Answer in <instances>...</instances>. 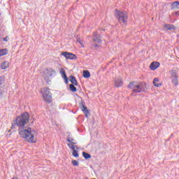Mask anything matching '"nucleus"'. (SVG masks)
Here are the masks:
<instances>
[{"mask_svg":"<svg viewBox=\"0 0 179 179\" xmlns=\"http://www.w3.org/2000/svg\"><path fill=\"white\" fill-rule=\"evenodd\" d=\"M12 179H19L17 177L13 178Z\"/></svg>","mask_w":179,"mask_h":179,"instance_id":"32","label":"nucleus"},{"mask_svg":"<svg viewBox=\"0 0 179 179\" xmlns=\"http://www.w3.org/2000/svg\"><path fill=\"white\" fill-rule=\"evenodd\" d=\"M72 155L73 157H79V152L76 150H73Z\"/></svg>","mask_w":179,"mask_h":179,"instance_id":"23","label":"nucleus"},{"mask_svg":"<svg viewBox=\"0 0 179 179\" xmlns=\"http://www.w3.org/2000/svg\"><path fill=\"white\" fill-rule=\"evenodd\" d=\"M3 80H2V77H0V85L2 84Z\"/></svg>","mask_w":179,"mask_h":179,"instance_id":"30","label":"nucleus"},{"mask_svg":"<svg viewBox=\"0 0 179 179\" xmlns=\"http://www.w3.org/2000/svg\"><path fill=\"white\" fill-rule=\"evenodd\" d=\"M41 94L43 98V100L45 101V103H48L50 104L52 101V94L50 92V88L45 87L42 90Z\"/></svg>","mask_w":179,"mask_h":179,"instance_id":"4","label":"nucleus"},{"mask_svg":"<svg viewBox=\"0 0 179 179\" xmlns=\"http://www.w3.org/2000/svg\"><path fill=\"white\" fill-rule=\"evenodd\" d=\"M83 156L86 160H87L88 159H92V155L86 152H83Z\"/></svg>","mask_w":179,"mask_h":179,"instance_id":"20","label":"nucleus"},{"mask_svg":"<svg viewBox=\"0 0 179 179\" xmlns=\"http://www.w3.org/2000/svg\"><path fill=\"white\" fill-rule=\"evenodd\" d=\"M2 95H3L2 90L0 89V97H2Z\"/></svg>","mask_w":179,"mask_h":179,"instance_id":"28","label":"nucleus"},{"mask_svg":"<svg viewBox=\"0 0 179 179\" xmlns=\"http://www.w3.org/2000/svg\"><path fill=\"white\" fill-rule=\"evenodd\" d=\"M92 45H94V47L95 48H97V47H99V45H97V44H92Z\"/></svg>","mask_w":179,"mask_h":179,"instance_id":"29","label":"nucleus"},{"mask_svg":"<svg viewBox=\"0 0 179 179\" xmlns=\"http://www.w3.org/2000/svg\"><path fill=\"white\" fill-rule=\"evenodd\" d=\"M115 87H121L122 86V79L117 78L115 80Z\"/></svg>","mask_w":179,"mask_h":179,"instance_id":"11","label":"nucleus"},{"mask_svg":"<svg viewBox=\"0 0 179 179\" xmlns=\"http://www.w3.org/2000/svg\"><path fill=\"white\" fill-rule=\"evenodd\" d=\"M94 36L95 37L92 38L93 43H97L98 44H100L102 42L99 36H97V33H94Z\"/></svg>","mask_w":179,"mask_h":179,"instance_id":"10","label":"nucleus"},{"mask_svg":"<svg viewBox=\"0 0 179 179\" xmlns=\"http://www.w3.org/2000/svg\"><path fill=\"white\" fill-rule=\"evenodd\" d=\"M171 9H179V1H174L171 5Z\"/></svg>","mask_w":179,"mask_h":179,"instance_id":"14","label":"nucleus"},{"mask_svg":"<svg viewBox=\"0 0 179 179\" xmlns=\"http://www.w3.org/2000/svg\"><path fill=\"white\" fill-rule=\"evenodd\" d=\"M3 41H8L7 38H6V37L3 38Z\"/></svg>","mask_w":179,"mask_h":179,"instance_id":"31","label":"nucleus"},{"mask_svg":"<svg viewBox=\"0 0 179 179\" xmlns=\"http://www.w3.org/2000/svg\"><path fill=\"white\" fill-rule=\"evenodd\" d=\"M60 75H62V78L64 79V82L66 85H68L69 83L68 76H66V73H65V71L61 70L60 71Z\"/></svg>","mask_w":179,"mask_h":179,"instance_id":"9","label":"nucleus"},{"mask_svg":"<svg viewBox=\"0 0 179 179\" xmlns=\"http://www.w3.org/2000/svg\"><path fill=\"white\" fill-rule=\"evenodd\" d=\"M57 75V71H55V69L49 67L44 70L43 71V78L45 80H50V79H52Z\"/></svg>","mask_w":179,"mask_h":179,"instance_id":"3","label":"nucleus"},{"mask_svg":"<svg viewBox=\"0 0 179 179\" xmlns=\"http://www.w3.org/2000/svg\"><path fill=\"white\" fill-rule=\"evenodd\" d=\"M62 55L66 58V59H76V55L73 53L68 52H62Z\"/></svg>","mask_w":179,"mask_h":179,"instance_id":"6","label":"nucleus"},{"mask_svg":"<svg viewBox=\"0 0 179 179\" xmlns=\"http://www.w3.org/2000/svg\"><path fill=\"white\" fill-rule=\"evenodd\" d=\"M158 82H159V79L157 78H155L153 80V85L156 87H160V86H162V83H159Z\"/></svg>","mask_w":179,"mask_h":179,"instance_id":"17","label":"nucleus"},{"mask_svg":"<svg viewBox=\"0 0 179 179\" xmlns=\"http://www.w3.org/2000/svg\"><path fill=\"white\" fill-rule=\"evenodd\" d=\"M83 78H85V79H89V78H90V72L87 70H84L83 72Z\"/></svg>","mask_w":179,"mask_h":179,"instance_id":"15","label":"nucleus"},{"mask_svg":"<svg viewBox=\"0 0 179 179\" xmlns=\"http://www.w3.org/2000/svg\"><path fill=\"white\" fill-rule=\"evenodd\" d=\"M66 141L67 142H69V143H75V142H73V138H71L70 137H68Z\"/></svg>","mask_w":179,"mask_h":179,"instance_id":"26","label":"nucleus"},{"mask_svg":"<svg viewBox=\"0 0 179 179\" xmlns=\"http://www.w3.org/2000/svg\"><path fill=\"white\" fill-rule=\"evenodd\" d=\"M171 79H172V83L175 86H177V85H178V78H177V76H174L173 77H171Z\"/></svg>","mask_w":179,"mask_h":179,"instance_id":"16","label":"nucleus"},{"mask_svg":"<svg viewBox=\"0 0 179 179\" xmlns=\"http://www.w3.org/2000/svg\"><path fill=\"white\" fill-rule=\"evenodd\" d=\"M115 16L120 23H123V24H125L127 20H128V13L127 12H121L116 10Z\"/></svg>","mask_w":179,"mask_h":179,"instance_id":"5","label":"nucleus"},{"mask_svg":"<svg viewBox=\"0 0 179 179\" xmlns=\"http://www.w3.org/2000/svg\"><path fill=\"white\" fill-rule=\"evenodd\" d=\"M128 87L132 90L133 93L131 95L135 96L134 93H142L145 92L146 85L142 83L131 82L129 83Z\"/></svg>","mask_w":179,"mask_h":179,"instance_id":"2","label":"nucleus"},{"mask_svg":"<svg viewBox=\"0 0 179 179\" xmlns=\"http://www.w3.org/2000/svg\"><path fill=\"white\" fill-rule=\"evenodd\" d=\"M8 55V49H0V57H3V55Z\"/></svg>","mask_w":179,"mask_h":179,"instance_id":"18","label":"nucleus"},{"mask_svg":"<svg viewBox=\"0 0 179 179\" xmlns=\"http://www.w3.org/2000/svg\"><path fill=\"white\" fill-rule=\"evenodd\" d=\"M29 120L30 115H29V113H22L12 122L11 129H16V127H17L20 138H22L25 142L29 143H36L37 142V140L34 138L36 131L31 130V127L26 128V125L29 124Z\"/></svg>","mask_w":179,"mask_h":179,"instance_id":"1","label":"nucleus"},{"mask_svg":"<svg viewBox=\"0 0 179 179\" xmlns=\"http://www.w3.org/2000/svg\"><path fill=\"white\" fill-rule=\"evenodd\" d=\"M69 148L70 149H71L72 150H75V149L76 148V146L75 145H76V143H68L67 144Z\"/></svg>","mask_w":179,"mask_h":179,"instance_id":"21","label":"nucleus"},{"mask_svg":"<svg viewBox=\"0 0 179 179\" xmlns=\"http://www.w3.org/2000/svg\"><path fill=\"white\" fill-rule=\"evenodd\" d=\"M70 82L72 83V85H74L75 86H78V80H76V78L73 76H70Z\"/></svg>","mask_w":179,"mask_h":179,"instance_id":"13","label":"nucleus"},{"mask_svg":"<svg viewBox=\"0 0 179 179\" xmlns=\"http://www.w3.org/2000/svg\"><path fill=\"white\" fill-rule=\"evenodd\" d=\"M169 73H171V75H172L171 77L177 76V73H176V71H174V70H171L169 71Z\"/></svg>","mask_w":179,"mask_h":179,"instance_id":"25","label":"nucleus"},{"mask_svg":"<svg viewBox=\"0 0 179 179\" xmlns=\"http://www.w3.org/2000/svg\"><path fill=\"white\" fill-rule=\"evenodd\" d=\"M71 163H72L73 166H75V167H78V166H79V162H78L76 160H72Z\"/></svg>","mask_w":179,"mask_h":179,"instance_id":"24","label":"nucleus"},{"mask_svg":"<svg viewBox=\"0 0 179 179\" xmlns=\"http://www.w3.org/2000/svg\"><path fill=\"white\" fill-rule=\"evenodd\" d=\"M69 87H70V90L71 92H77L78 89L76 88V87H75V85L74 84H70L69 85Z\"/></svg>","mask_w":179,"mask_h":179,"instance_id":"22","label":"nucleus"},{"mask_svg":"<svg viewBox=\"0 0 179 179\" xmlns=\"http://www.w3.org/2000/svg\"><path fill=\"white\" fill-rule=\"evenodd\" d=\"M159 66L160 63L157 62H153L150 64V69H151V71H156V69H157V68H159Z\"/></svg>","mask_w":179,"mask_h":179,"instance_id":"8","label":"nucleus"},{"mask_svg":"<svg viewBox=\"0 0 179 179\" xmlns=\"http://www.w3.org/2000/svg\"><path fill=\"white\" fill-rule=\"evenodd\" d=\"M80 108L85 114L86 118H89V109L85 106V102H81Z\"/></svg>","mask_w":179,"mask_h":179,"instance_id":"7","label":"nucleus"},{"mask_svg":"<svg viewBox=\"0 0 179 179\" xmlns=\"http://www.w3.org/2000/svg\"><path fill=\"white\" fill-rule=\"evenodd\" d=\"M77 43H79L81 47H83V43H82V40L80 39V38H77Z\"/></svg>","mask_w":179,"mask_h":179,"instance_id":"27","label":"nucleus"},{"mask_svg":"<svg viewBox=\"0 0 179 179\" xmlns=\"http://www.w3.org/2000/svg\"><path fill=\"white\" fill-rule=\"evenodd\" d=\"M1 69H6L9 68V62H3L1 65Z\"/></svg>","mask_w":179,"mask_h":179,"instance_id":"19","label":"nucleus"},{"mask_svg":"<svg viewBox=\"0 0 179 179\" xmlns=\"http://www.w3.org/2000/svg\"><path fill=\"white\" fill-rule=\"evenodd\" d=\"M164 28L166 29V30H176V27L170 24H165Z\"/></svg>","mask_w":179,"mask_h":179,"instance_id":"12","label":"nucleus"}]
</instances>
